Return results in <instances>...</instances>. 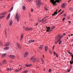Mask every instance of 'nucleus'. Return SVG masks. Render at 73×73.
I'll return each mask as SVG.
<instances>
[{"mask_svg": "<svg viewBox=\"0 0 73 73\" xmlns=\"http://www.w3.org/2000/svg\"><path fill=\"white\" fill-rule=\"evenodd\" d=\"M50 3H51L52 4H53V6H55L56 4V3H60V0H50Z\"/></svg>", "mask_w": 73, "mask_h": 73, "instance_id": "nucleus-1", "label": "nucleus"}, {"mask_svg": "<svg viewBox=\"0 0 73 73\" xmlns=\"http://www.w3.org/2000/svg\"><path fill=\"white\" fill-rule=\"evenodd\" d=\"M15 19L17 20V21H19L20 20L19 16V13H17L16 14Z\"/></svg>", "mask_w": 73, "mask_h": 73, "instance_id": "nucleus-2", "label": "nucleus"}, {"mask_svg": "<svg viewBox=\"0 0 73 73\" xmlns=\"http://www.w3.org/2000/svg\"><path fill=\"white\" fill-rule=\"evenodd\" d=\"M36 4L37 5V7L40 8V5H41V2L40 1V0H37L36 1Z\"/></svg>", "mask_w": 73, "mask_h": 73, "instance_id": "nucleus-3", "label": "nucleus"}, {"mask_svg": "<svg viewBox=\"0 0 73 73\" xmlns=\"http://www.w3.org/2000/svg\"><path fill=\"white\" fill-rule=\"evenodd\" d=\"M30 60H33V63H35V62H36V58L32 57L30 59Z\"/></svg>", "mask_w": 73, "mask_h": 73, "instance_id": "nucleus-4", "label": "nucleus"}, {"mask_svg": "<svg viewBox=\"0 0 73 73\" xmlns=\"http://www.w3.org/2000/svg\"><path fill=\"white\" fill-rule=\"evenodd\" d=\"M16 44L18 48L20 49H22V47L21 46V45H20L19 43L17 42Z\"/></svg>", "mask_w": 73, "mask_h": 73, "instance_id": "nucleus-5", "label": "nucleus"}, {"mask_svg": "<svg viewBox=\"0 0 73 73\" xmlns=\"http://www.w3.org/2000/svg\"><path fill=\"white\" fill-rule=\"evenodd\" d=\"M9 57L11 59H14L15 58V56L14 55H10L9 56Z\"/></svg>", "mask_w": 73, "mask_h": 73, "instance_id": "nucleus-6", "label": "nucleus"}, {"mask_svg": "<svg viewBox=\"0 0 73 73\" xmlns=\"http://www.w3.org/2000/svg\"><path fill=\"white\" fill-rule=\"evenodd\" d=\"M56 38H57V40H58V39L61 40V36H60V35H58L57 38H56Z\"/></svg>", "mask_w": 73, "mask_h": 73, "instance_id": "nucleus-7", "label": "nucleus"}, {"mask_svg": "<svg viewBox=\"0 0 73 73\" xmlns=\"http://www.w3.org/2000/svg\"><path fill=\"white\" fill-rule=\"evenodd\" d=\"M57 11H58V10H57V9H56V12H54V13L52 14V15L55 16V15H57L58 13V12L57 13Z\"/></svg>", "mask_w": 73, "mask_h": 73, "instance_id": "nucleus-8", "label": "nucleus"}, {"mask_svg": "<svg viewBox=\"0 0 73 73\" xmlns=\"http://www.w3.org/2000/svg\"><path fill=\"white\" fill-rule=\"evenodd\" d=\"M70 64H72L73 63V55H72V58L71 60L70 61Z\"/></svg>", "mask_w": 73, "mask_h": 73, "instance_id": "nucleus-9", "label": "nucleus"}, {"mask_svg": "<svg viewBox=\"0 0 73 73\" xmlns=\"http://www.w3.org/2000/svg\"><path fill=\"white\" fill-rule=\"evenodd\" d=\"M50 27H48L47 28V32H50V31H51V32H52V30L51 31H50Z\"/></svg>", "mask_w": 73, "mask_h": 73, "instance_id": "nucleus-10", "label": "nucleus"}, {"mask_svg": "<svg viewBox=\"0 0 73 73\" xmlns=\"http://www.w3.org/2000/svg\"><path fill=\"white\" fill-rule=\"evenodd\" d=\"M9 44H10V43H9V42H7L5 44V46H8L9 45Z\"/></svg>", "mask_w": 73, "mask_h": 73, "instance_id": "nucleus-11", "label": "nucleus"}, {"mask_svg": "<svg viewBox=\"0 0 73 73\" xmlns=\"http://www.w3.org/2000/svg\"><path fill=\"white\" fill-rule=\"evenodd\" d=\"M35 42V40H30L28 41V42H30V43H32V42Z\"/></svg>", "mask_w": 73, "mask_h": 73, "instance_id": "nucleus-12", "label": "nucleus"}, {"mask_svg": "<svg viewBox=\"0 0 73 73\" xmlns=\"http://www.w3.org/2000/svg\"><path fill=\"white\" fill-rule=\"evenodd\" d=\"M66 6V4L65 3H64L63 4L62 6V8H65Z\"/></svg>", "mask_w": 73, "mask_h": 73, "instance_id": "nucleus-13", "label": "nucleus"}, {"mask_svg": "<svg viewBox=\"0 0 73 73\" xmlns=\"http://www.w3.org/2000/svg\"><path fill=\"white\" fill-rule=\"evenodd\" d=\"M3 65L4 64H7V61H6V60H4L3 61Z\"/></svg>", "mask_w": 73, "mask_h": 73, "instance_id": "nucleus-14", "label": "nucleus"}, {"mask_svg": "<svg viewBox=\"0 0 73 73\" xmlns=\"http://www.w3.org/2000/svg\"><path fill=\"white\" fill-rule=\"evenodd\" d=\"M25 66H27V67H31V66H32V64H30L29 65L26 64Z\"/></svg>", "mask_w": 73, "mask_h": 73, "instance_id": "nucleus-15", "label": "nucleus"}, {"mask_svg": "<svg viewBox=\"0 0 73 73\" xmlns=\"http://www.w3.org/2000/svg\"><path fill=\"white\" fill-rule=\"evenodd\" d=\"M6 14H7V12H5L1 13V15H6Z\"/></svg>", "mask_w": 73, "mask_h": 73, "instance_id": "nucleus-16", "label": "nucleus"}, {"mask_svg": "<svg viewBox=\"0 0 73 73\" xmlns=\"http://www.w3.org/2000/svg\"><path fill=\"white\" fill-rule=\"evenodd\" d=\"M44 48L45 49V51L46 52L47 51V50L48 49V46H46L44 47Z\"/></svg>", "mask_w": 73, "mask_h": 73, "instance_id": "nucleus-17", "label": "nucleus"}, {"mask_svg": "<svg viewBox=\"0 0 73 73\" xmlns=\"http://www.w3.org/2000/svg\"><path fill=\"white\" fill-rule=\"evenodd\" d=\"M40 60L42 62V64H44V60L43 59H42V58H41Z\"/></svg>", "mask_w": 73, "mask_h": 73, "instance_id": "nucleus-18", "label": "nucleus"}, {"mask_svg": "<svg viewBox=\"0 0 73 73\" xmlns=\"http://www.w3.org/2000/svg\"><path fill=\"white\" fill-rule=\"evenodd\" d=\"M6 54H7L6 53H4V54H2V58H4V57L5 56H6Z\"/></svg>", "mask_w": 73, "mask_h": 73, "instance_id": "nucleus-19", "label": "nucleus"}, {"mask_svg": "<svg viewBox=\"0 0 73 73\" xmlns=\"http://www.w3.org/2000/svg\"><path fill=\"white\" fill-rule=\"evenodd\" d=\"M28 52H26L24 55V57H26L27 56H28Z\"/></svg>", "mask_w": 73, "mask_h": 73, "instance_id": "nucleus-20", "label": "nucleus"}, {"mask_svg": "<svg viewBox=\"0 0 73 73\" xmlns=\"http://www.w3.org/2000/svg\"><path fill=\"white\" fill-rule=\"evenodd\" d=\"M12 24H13V21L12 20L9 23V26H11L12 25Z\"/></svg>", "mask_w": 73, "mask_h": 73, "instance_id": "nucleus-21", "label": "nucleus"}, {"mask_svg": "<svg viewBox=\"0 0 73 73\" xmlns=\"http://www.w3.org/2000/svg\"><path fill=\"white\" fill-rule=\"evenodd\" d=\"M57 40L56 41V42H55V43H56V44H57V43H58V42H60V41L61 40V39H57Z\"/></svg>", "mask_w": 73, "mask_h": 73, "instance_id": "nucleus-22", "label": "nucleus"}, {"mask_svg": "<svg viewBox=\"0 0 73 73\" xmlns=\"http://www.w3.org/2000/svg\"><path fill=\"white\" fill-rule=\"evenodd\" d=\"M42 48H43V46H41L39 47V49H41V50L42 49Z\"/></svg>", "mask_w": 73, "mask_h": 73, "instance_id": "nucleus-23", "label": "nucleus"}, {"mask_svg": "<svg viewBox=\"0 0 73 73\" xmlns=\"http://www.w3.org/2000/svg\"><path fill=\"white\" fill-rule=\"evenodd\" d=\"M23 35H21V38H20V40L21 41L22 40V39H23Z\"/></svg>", "mask_w": 73, "mask_h": 73, "instance_id": "nucleus-24", "label": "nucleus"}, {"mask_svg": "<svg viewBox=\"0 0 73 73\" xmlns=\"http://www.w3.org/2000/svg\"><path fill=\"white\" fill-rule=\"evenodd\" d=\"M55 28H56V27L55 26H53L52 27H51V29H52V30H53V29H54Z\"/></svg>", "mask_w": 73, "mask_h": 73, "instance_id": "nucleus-25", "label": "nucleus"}, {"mask_svg": "<svg viewBox=\"0 0 73 73\" xmlns=\"http://www.w3.org/2000/svg\"><path fill=\"white\" fill-rule=\"evenodd\" d=\"M47 20H45L44 19L43 21L42 22V23H46V21Z\"/></svg>", "mask_w": 73, "mask_h": 73, "instance_id": "nucleus-26", "label": "nucleus"}, {"mask_svg": "<svg viewBox=\"0 0 73 73\" xmlns=\"http://www.w3.org/2000/svg\"><path fill=\"white\" fill-rule=\"evenodd\" d=\"M28 70H25L24 71L23 73H28Z\"/></svg>", "mask_w": 73, "mask_h": 73, "instance_id": "nucleus-27", "label": "nucleus"}, {"mask_svg": "<svg viewBox=\"0 0 73 73\" xmlns=\"http://www.w3.org/2000/svg\"><path fill=\"white\" fill-rule=\"evenodd\" d=\"M68 52L69 54H71V56H72H72H73V55L72 54V53L70 52L69 51H68Z\"/></svg>", "mask_w": 73, "mask_h": 73, "instance_id": "nucleus-28", "label": "nucleus"}, {"mask_svg": "<svg viewBox=\"0 0 73 73\" xmlns=\"http://www.w3.org/2000/svg\"><path fill=\"white\" fill-rule=\"evenodd\" d=\"M4 50H8L9 49V47H5L4 48Z\"/></svg>", "mask_w": 73, "mask_h": 73, "instance_id": "nucleus-29", "label": "nucleus"}, {"mask_svg": "<svg viewBox=\"0 0 73 73\" xmlns=\"http://www.w3.org/2000/svg\"><path fill=\"white\" fill-rule=\"evenodd\" d=\"M10 14H9L8 15V16H7V20H8V19H9V17H10Z\"/></svg>", "mask_w": 73, "mask_h": 73, "instance_id": "nucleus-30", "label": "nucleus"}, {"mask_svg": "<svg viewBox=\"0 0 73 73\" xmlns=\"http://www.w3.org/2000/svg\"><path fill=\"white\" fill-rule=\"evenodd\" d=\"M22 8L23 10H25L26 9L25 7V6H23Z\"/></svg>", "mask_w": 73, "mask_h": 73, "instance_id": "nucleus-31", "label": "nucleus"}, {"mask_svg": "<svg viewBox=\"0 0 73 73\" xmlns=\"http://www.w3.org/2000/svg\"><path fill=\"white\" fill-rule=\"evenodd\" d=\"M5 17V16H1V17H0V19H3V18H4Z\"/></svg>", "mask_w": 73, "mask_h": 73, "instance_id": "nucleus-32", "label": "nucleus"}, {"mask_svg": "<svg viewBox=\"0 0 73 73\" xmlns=\"http://www.w3.org/2000/svg\"><path fill=\"white\" fill-rule=\"evenodd\" d=\"M0 65H1V66H3V65H4L3 62L2 63V62H1L0 64Z\"/></svg>", "mask_w": 73, "mask_h": 73, "instance_id": "nucleus-33", "label": "nucleus"}, {"mask_svg": "<svg viewBox=\"0 0 73 73\" xmlns=\"http://www.w3.org/2000/svg\"><path fill=\"white\" fill-rule=\"evenodd\" d=\"M25 30L26 31H29V28L27 27L26 28Z\"/></svg>", "mask_w": 73, "mask_h": 73, "instance_id": "nucleus-34", "label": "nucleus"}, {"mask_svg": "<svg viewBox=\"0 0 73 73\" xmlns=\"http://www.w3.org/2000/svg\"><path fill=\"white\" fill-rule=\"evenodd\" d=\"M29 2H30V3H31L32 2V0H27Z\"/></svg>", "mask_w": 73, "mask_h": 73, "instance_id": "nucleus-35", "label": "nucleus"}, {"mask_svg": "<svg viewBox=\"0 0 73 73\" xmlns=\"http://www.w3.org/2000/svg\"><path fill=\"white\" fill-rule=\"evenodd\" d=\"M70 10V11H73V8L71 7V8H70L69 9Z\"/></svg>", "mask_w": 73, "mask_h": 73, "instance_id": "nucleus-36", "label": "nucleus"}, {"mask_svg": "<svg viewBox=\"0 0 73 73\" xmlns=\"http://www.w3.org/2000/svg\"><path fill=\"white\" fill-rule=\"evenodd\" d=\"M32 28H29V31H32Z\"/></svg>", "mask_w": 73, "mask_h": 73, "instance_id": "nucleus-37", "label": "nucleus"}, {"mask_svg": "<svg viewBox=\"0 0 73 73\" xmlns=\"http://www.w3.org/2000/svg\"><path fill=\"white\" fill-rule=\"evenodd\" d=\"M64 10L61 13H60V14H59V15H61V14H62V13H64Z\"/></svg>", "mask_w": 73, "mask_h": 73, "instance_id": "nucleus-38", "label": "nucleus"}, {"mask_svg": "<svg viewBox=\"0 0 73 73\" xmlns=\"http://www.w3.org/2000/svg\"><path fill=\"white\" fill-rule=\"evenodd\" d=\"M0 45L2 46L3 45V43L1 42V41H0Z\"/></svg>", "mask_w": 73, "mask_h": 73, "instance_id": "nucleus-39", "label": "nucleus"}, {"mask_svg": "<svg viewBox=\"0 0 73 73\" xmlns=\"http://www.w3.org/2000/svg\"><path fill=\"white\" fill-rule=\"evenodd\" d=\"M22 69H23L22 68H20L18 70L19 72V71H21V70H22Z\"/></svg>", "mask_w": 73, "mask_h": 73, "instance_id": "nucleus-40", "label": "nucleus"}, {"mask_svg": "<svg viewBox=\"0 0 73 73\" xmlns=\"http://www.w3.org/2000/svg\"><path fill=\"white\" fill-rule=\"evenodd\" d=\"M12 70H13V68H10V71H12Z\"/></svg>", "mask_w": 73, "mask_h": 73, "instance_id": "nucleus-41", "label": "nucleus"}, {"mask_svg": "<svg viewBox=\"0 0 73 73\" xmlns=\"http://www.w3.org/2000/svg\"><path fill=\"white\" fill-rule=\"evenodd\" d=\"M55 55L56 57H57V58L58 57V55L57 54H56Z\"/></svg>", "mask_w": 73, "mask_h": 73, "instance_id": "nucleus-42", "label": "nucleus"}, {"mask_svg": "<svg viewBox=\"0 0 73 73\" xmlns=\"http://www.w3.org/2000/svg\"><path fill=\"white\" fill-rule=\"evenodd\" d=\"M51 70H52V69H50L49 70V72H51Z\"/></svg>", "mask_w": 73, "mask_h": 73, "instance_id": "nucleus-43", "label": "nucleus"}, {"mask_svg": "<svg viewBox=\"0 0 73 73\" xmlns=\"http://www.w3.org/2000/svg\"><path fill=\"white\" fill-rule=\"evenodd\" d=\"M62 41L61 40H60V41H59V44H61V43H62Z\"/></svg>", "mask_w": 73, "mask_h": 73, "instance_id": "nucleus-44", "label": "nucleus"}, {"mask_svg": "<svg viewBox=\"0 0 73 73\" xmlns=\"http://www.w3.org/2000/svg\"><path fill=\"white\" fill-rule=\"evenodd\" d=\"M16 72H19V70H15Z\"/></svg>", "mask_w": 73, "mask_h": 73, "instance_id": "nucleus-45", "label": "nucleus"}, {"mask_svg": "<svg viewBox=\"0 0 73 73\" xmlns=\"http://www.w3.org/2000/svg\"><path fill=\"white\" fill-rule=\"evenodd\" d=\"M49 52L50 53V54H52V52L51 51L49 50Z\"/></svg>", "mask_w": 73, "mask_h": 73, "instance_id": "nucleus-46", "label": "nucleus"}, {"mask_svg": "<svg viewBox=\"0 0 73 73\" xmlns=\"http://www.w3.org/2000/svg\"><path fill=\"white\" fill-rule=\"evenodd\" d=\"M13 7H12L11 8L10 10L12 11V10H13Z\"/></svg>", "mask_w": 73, "mask_h": 73, "instance_id": "nucleus-47", "label": "nucleus"}, {"mask_svg": "<svg viewBox=\"0 0 73 73\" xmlns=\"http://www.w3.org/2000/svg\"><path fill=\"white\" fill-rule=\"evenodd\" d=\"M44 20V18H43L41 20V21H39V22H41V21H43V20Z\"/></svg>", "mask_w": 73, "mask_h": 73, "instance_id": "nucleus-48", "label": "nucleus"}, {"mask_svg": "<svg viewBox=\"0 0 73 73\" xmlns=\"http://www.w3.org/2000/svg\"><path fill=\"white\" fill-rule=\"evenodd\" d=\"M70 71V70H68L67 71L68 72H69Z\"/></svg>", "mask_w": 73, "mask_h": 73, "instance_id": "nucleus-49", "label": "nucleus"}, {"mask_svg": "<svg viewBox=\"0 0 73 73\" xmlns=\"http://www.w3.org/2000/svg\"><path fill=\"white\" fill-rule=\"evenodd\" d=\"M45 9L46 10V11H48V9L46 8H45Z\"/></svg>", "mask_w": 73, "mask_h": 73, "instance_id": "nucleus-50", "label": "nucleus"}, {"mask_svg": "<svg viewBox=\"0 0 73 73\" xmlns=\"http://www.w3.org/2000/svg\"><path fill=\"white\" fill-rule=\"evenodd\" d=\"M54 54H55V55H56V54H57V53H56V52H54Z\"/></svg>", "mask_w": 73, "mask_h": 73, "instance_id": "nucleus-51", "label": "nucleus"}, {"mask_svg": "<svg viewBox=\"0 0 73 73\" xmlns=\"http://www.w3.org/2000/svg\"><path fill=\"white\" fill-rule=\"evenodd\" d=\"M47 17H45L43 19H45V18L46 19V18Z\"/></svg>", "mask_w": 73, "mask_h": 73, "instance_id": "nucleus-52", "label": "nucleus"}, {"mask_svg": "<svg viewBox=\"0 0 73 73\" xmlns=\"http://www.w3.org/2000/svg\"><path fill=\"white\" fill-rule=\"evenodd\" d=\"M65 18L64 17V18H63V19L62 21H64V20H65Z\"/></svg>", "mask_w": 73, "mask_h": 73, "instance_id": "nucleus-53", "label": "nucleus"}, {"mask_svg": "<svg viewBox=\"0 0 73 73\" xmlns=\"http://www.w3.org/2000/svg\"><path fill=\"white\" fill-rule=\"evenodd\" d=\"M54 46H53V50H54Z\"/></svg>", "mask_w": 73, "mask_h": 73, "instance_id": "nucleus-54", "label": "nucleus"}, {"mask_svg": "<svg viewBox=\"0 0 73 73\" xmlns=\"http://www.w3.org/2000/svg\"><path fill=\"white\" fill-rule=\"evenodd\" d=\"M31 12H33V9H31Z\"/></svg>", "mask_w": 73, "mask_h": 73, "instance_id": "nucleus-55", "label": "nucleus"}, {"mask_svg": "<svg viewBox=\"0 0 73 73\" xmlns=\"http://www.w3.org/2000/svg\"><path fill=\"white\" fill-rule=\"evenodd\" d=\"M64 17H65L66 16V14H65L64 15Z\"/></svg>", "mask_w": 73, "mask_h": 73, "instance_id": "nucleus-56", "label": "nucleus"}, {"mask_svg": "<svg viewBox=\"0 0 73 73\" xmlns=\"http://www.w3.org/2000/svg\"><path fill=\"white\" fill-rule=\"evenodd\" d=\"M29 17H31V15L30 13L29 14Z\"/></svg>", "mask_w": 73, "mask_h": 73, "instance_id": "nucleus-57", "label": "nucleus"}, {"mask_svg": "<svg viewBox=\"0 0 73 73\" xmlns=\"http://www.w3.org/2000/svg\"><path fill=\"white\" fill-rule=\"evenodd\" d=\"M63 36H64V35H62L60 36V37H61V38H62V37H63Z\"/></svg>", "mask_w": 73, "mask_h": 73, "instance_id": "nucleus-58", "label": "nucleus"}, {"mask_svg": "<svg viewBox=\"0 0 73 73\" xmlns=\"http://www.w3.org/2000/svg\"><path fill=\"white\" fill-rule=\"evenodd\" d=\"M61 9H60V10L58 12V13L59 12H60V11H61Z\"/></svg>", "mask_w": 73, "mask_h": 73, "instance_id": "nucleus-59", "label": "nucleus"}, {"mask_svg": "<svg viewBox=\"0 0 73 73\" xmlns=\"http://www.w3.org/2000/svg\"><path fill=\"white\" fill-rule=\"evenodd\" d=\"M11 11H12L11 10H9V12H11Z\"/></svg>", "mask_w": 73, "mask_h": 73, "instance_id": "nucleus-60", "label": "nucleus"}, {"mask_svg": "<svg viewBox=\"0 0 73 73\" xmlns=\"http://www.w3.org/2000/svg\"><path fill=\"white\" fill-rule=\"evenodd\" d=\"M71 1V0H69V1H68V2H70V1Z\"/></svg>", "mask_w": 73, "mask_h": 73, "instance_id": "nucleus-61", "label": "nucleus"}, {"mask_svg": "<svg viewBox=\"0 0 73 73\" xmlns=\"http://www.w3.org/2000/svg\"><path fill=\"white\" fill-rule=\"evenodd\" d=\"M68 22L69 23H70L71 22H70V21H69Z\"/></svg>", "mask_w": 73, "mask_h": 73, "instance_id": "nucleus-62", "label": "nucleus"}, {"mask_svg": "<svg viewBox=\"0 0 73 73\" xmlns=\"http://www.w3.org/2000/svg\"><path fill=\"white\" fill-rule=\"evenodd\" d=\"M72 42L73 41V39H72V40H71V42H72Z\"/></svg>", "mask_w": 73, "mask_h": 73, "instance_id": "nucleus-63", "label": "nucleus"}, {"mask_svg": "<svg viewBox=\"0 0 73 73\" xmlns=\"http://www.w3.org/2000/svg\"><path fill=\"white\" fill-rule=\"evenodd\" d=\"M71 36H73V34H71Z\"/></svg>", "mask_w": 73, "mask_h": 73, "instance_id": "nucleus-64", "label": "nucleus"}]
</instances>
